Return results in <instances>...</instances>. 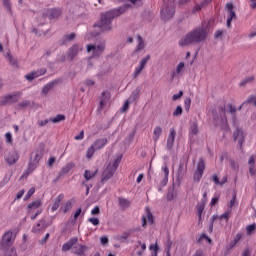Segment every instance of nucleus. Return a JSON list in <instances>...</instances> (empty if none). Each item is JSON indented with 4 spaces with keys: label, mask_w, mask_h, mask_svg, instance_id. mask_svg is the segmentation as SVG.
<instances>
[{
    "label": "nucleus",
    "mask_w": 256,
    "mask_h": 256,
    "mask_svg": "<svg viewBox=\"0 0 256 256\" xmlns=\"http://www.w3.org/2000/svg\"><path fill=\"white\" fill-rule=\"evenodd\" d=\"M207 27L200 26L188 32L179 41L180 47H187V45H194L196 43H201L207 39Z\"/></svg>",
    "instance_id": "obj_1"
},
{
    "label": "nucleus",
    "mask_w": 256,
    "mask_h": 256,
    "mask_svg": "<svg viewBox=\"0 0 256 256\" xmlns=\"http://www.w3.org/2000/svg\"><path fill=\"white\" fill-rule=\"evenodd\" d=\"M127 7L129 6L124 5L103 14L101 20L97 24V27L100 29V31H111V21H113L115 17L123 15V13L127 11Z\"/></svg>",
    "instance_id": "obj_2"
},
{
    "label": "nucleus",
    "mask_w": 256,
    "mask_h": 256,
    "mask_svg": "<svg viewBox=\"0 0 256 256\" xmlns=\"http://www.w3.org/2000/svg\"><path fill=\"white\" fill-rule=\"evenodd\" d=\"M14 242H15V233H13V231H11V230L7 231L2 236L1 249H3V251L5 252V256L17 255V252H15V249L11 248L9 250V247H11V245H13Z\"/></svg>",
    "instance_id": "obj_3"
},
{
    "label": "nucleus",
    "mask_w": 256,
    "mask_h": 256,
    "mask_svg": "<svg viewBox=\"0 0 256 256\" xmlns=\"http://www.w3.org/2000/svg\"><path fill=\"white\" fill-rule=\"evenodd\" d=\"M121 156L116 157L114 160H111L102 173V183L105 181H109L113 175H115V171L119 168L121 163Z\"/></svg>",
    "instance_id": "obj_4"
},
{
    "label": "nucleus",
    "mask_w": 256,
    "mask_h": 256,
    "mask_svg": "<svg viewBox=\"0 0 256 256\" xmlns=\"http://www.w3.org/2000/svg\"><path fill=\"white\" fill-rule=\"evenodd\" d=\"M175 15V0H164L161 10V17L164 21H169Z\"/></svg>",
    "instance_id": "obj_5"
},
{
    "label": "nucleus",
    "mask_w": 256,
    "mask_h": 256,
    "mask_svg": "<svg viewBox=\"0 0 256 256\" xmlns=\"http://www.w3.org/2000/svg\"><path fill=\"white\" fill-rule=\"evenodd\" d=\"M87 53H91L92 58H99L105 51V42L100 44H88L86 46Z\"/></svg>",
    "instance_id": "obj_6"
},
{
    "label": "nucleus",
    "mask_w": 256,
    "mask_h": 256,
    "mask_svg": "<svg viewBox=\"0 0 256 256\" xmlns=\"http://www.w3.org/2000/svg\"><path fill=\"white\" fill-rule=\"evenodd\" d=\"M19 97H21V93H13L0 97V105H13V103H17L19 101Z\"/></svg>",
    "instance_id": "obj_7"
},
{
    "label": "nucleus",
    "mask_w": 256,
    "mask_h": 256,
    "mask_svg": "<svg viewBox=\"0 0 256 256\" xmlns=\"http://www.w3.org/2000/svg\"><path fill=\"white\" fill-rule=\"evenodd\" d=\"M149 59H151V56L147 55L139 61L138 66H136L132 74L133 79H137L139 75H141V72L143 71V69H145L147 63H149Z\"/></svg>",
    "instance_id": "obj_8"
},
{
    "label": "nucleus",
    "mask_w": 256,
    "mask_h": 256,
    "mask_svg": "<svg viewBox=\"0 0 256 256\" xmlns=\"http://www.w3.org/2000/svg\"><path fill=\"white\" fill-rule=\"evenodd\" d=\"M214 125L220 126L223 131L229 129V124H227V117L225 116V109L221 108L220 118L213 121Z\"/></svg>",
    "instance_id": "obj_9"
},
{
    "label": "nucleus",
    "mask_w": 256,
    "mask_h": 256,
    "mask_svg": "<svg viewBox=\"0 0 256 256\" xmlns=\"http://www.w3.org/2000/svg\"><path fill=\"white\" fill-rule=\"evenodd\" d=\"M19 157V152L12 150L4 156V161H6L7 165H15L19 161Z\"/></svg>",
    "instance_id": "obj_10"
},
{
    "label": "nucleus",
    "mask_w": 256,
    "mask_h": 256,
    "mask_svg": "<svg viewBox=\"0 0 256 256\" xmlns=\"http://www.w3.org/2000/svg\"><path fill=\"white\" fill-rule=\"evenodd\" d=\"M203 171H205V161L200 159L197 164V169L194 172V181L199 183L203 177Z\"/></svg>",
    "instance_id": "obj_11"
},
{
    "label": "nucleus",
    "mask_w": 256,
    "mask_h": 256,
    "mask_svg": "<svg viewBox=\"0 0 256 256\" xmlns=\"http://www.w3.org/2000/svg\"><path fill=\"white\" fill-rule=\"evenodd\" d=\"M245 137L246 134L243 132L241 128H236V130L233 132V139L234 141H238V145L241 149L243 147V144L245 143Z\"/></svg>",
    "instance_id": "obj_12"
},
{
    "label": "nucleus",
    "mask_w": 256,
    "mask_h": 256,
    "mask_svg": "<svg viewBox=\"0 0 256 256\" xmlns=\"http://www.w3.org/2000/svg\"><path fill=\"white\" fill-rule=\"evenodd\" d=\"M79 51H83V46L79 44H74L72 47L68 49L67 57L70 61H73L79 53Z\"/></svg>",
    "instance_id": "obj_13"
},
{
    "label": "nucleus",
    "mask_w": 256,
    "mask_h": 256,
    "mask_svg": "<svg viewBox=\"0 0 256 256\" xmlns=\"http://www.w3.org/2000/svg\"><path fill=\"white\" fill-rule=\"evenodd\" d=\"M61 15V10L57 8H52V9H47L46 11L43 12L42 17L44 19H57Z\"/></svg>",
    "instance_id": "obj_14"
},
{
    "label": "nucleus",
    "mask_w": 256,
    "mask_h": 256,
    "mask_svg": "<svg viewBox=\"0 0 256 256\" xmlns=\"http://www.w3.org/2000/svg\"><path fill=\"white\" fill-rule=\"evenodd\" d=\"M46 73H47V69L40 68L38 70L32 71L29 74H26L25 79H27V81H33V79H37V77H41V76L45 75Z\"/></svg>",
    "instance_id": "obj_15"
},
{
    "label": "nucleus",
    "mask_w": 256,
    "mask_h": 256,
    "mask_svg": "<svg viewBox=\"0 0 256 256\" xmlns=\"http://www.w3.org/2000/svg\"><path fill=\"white\" fill-rule=\"evenodd\" d=\"M176 135H177V131H175V128H171L170 132L168 134L167 144H166V149L168 151H171V149H173V145L175 144Z\"/></svg>",
    "instance_id": "obj_16"
},
{
    "label": "nucleus",
    "mask_w": 256,
    "mask_h": 256,
    "mask_svg": "<svg viewBox=\"0 0 256 256\" xmlns=\"http://www.w3.org/2000/svg\"><path fill=\"white\" fill-rule=\"evenodd\" d=\"M225 9L228 13L227 27H231V21L236 19L235 11L233 10V3H227Z\"/></svg>",
    "instance_id": "obj_17"
},
{
    "label": "nucleus",
    "mask_w": 256,
    "mask_h": 256,
    "mask_svg": "<svg viewBox=\"0 0 256 256\" xmlns=\"http://www.w3.org/2000/svg\"><path fill=\"white\" fill-rule=\"evenodd\" d=\"M41 205H43V202H41V200H36L32 203H29L27 205L28 213L30 215H31V213H37V211H39V207H41Z\"/></svg>",
    "instance_id": "obj_18"
},
{
    "label": "nucleus",
    "mask_w": 256,
    "mask_h": 256,
    "mask_svg": "<svg viewBox=\"0 0 256 256\" xmlns=\"http://www.w3.org/2000/svg\"><path fill=\"white\" fill-rule=\"evenodd\" d=\"M89 248L83 244H76L73 246L72 253L74 255L82 256L85 255V251H87Z\"/></svg>",
    "instance_id": "obj_19"
},
{
    "label": "nucleus",
    "mask_w": 256,
    "mask_h": 256,
    "mask_svg": "<svg viewBox=\"0 0 256 256\" xmlns=\"http://www.w3.org/2000/svg\"><path fill=\"white\" fill-rule=\"evenodd\" d=\"M108 141H107V138H99V139H96L94 141V143L92 144L93 148L96 150V151H100V149H103L105 148V146L107 145Z\"/></svg>",
    "instance_id": "obj_20"
},
{
    "label": "nucleus",
    "mask_w": 256,
    "mask_h": 256,
    "mask_svg": "<svg viewBox=\"0 0 256 256\" xmlns=\"http://www.w3.org/2000/svg\"><path fill=\"white\" fill-rule=\"evenodd\" d=\"M37 167H39V164L37 162H34L33 160H30L28 168L26 169V171H24L22 177H29V175H31V173H33Z\"/></svg>",
    "instance_id": "obj_21"
},
{
    "label": "nucleus",
    "mask_w": 256,
    "mask_h": 256,
    "mask_svg": "<svg viewBox=\"0 0 256 256\" xmlns=\"http://www.w3.org/2000/svg\"><path fill=\"white\" fill-rule=\"evenodd\" d=\"M63 199H65V195L63 194H60L55 198L54 203L51 206L52 213H55V211L59 209V206L61 205Z\"/></svg>",
    "instance_id": "obj_22"
},
{
    "label": "nucleus",
    "mask_w": 256,
    "mask_h": 256,
    "mask_svg": "<svg viewBox=\"0 0 256 256\" xmlns=\"http://www.w3.org/2000/svg\"><path fill=\"white\" fill-rule=\"evenodd\" d=\"M229 217H231V210H227L226 212H224L220 216L213 215L212 216V220L213 221H217V219H219V221H225V223H227V221H229Z\"/></svg>",
    "instance_id": "obj_23"
},
{
    "label": "nucleus",
    "mask_w": 256,
    "mask_h": 256,
    "mask_svg": "<svg viewBox=\"0 0 256 256\" xmlns=\"http://www.w3.org/2000/svg\"><path fill=\"white\" fill-rule=\"evenodd\" d=\"M162 171L164 173V178L161 181V185L162 187H165V185L169 183V167L166 163H164V165L162 166Z\"/></svg>",
    "instance_id": "obj_24"
},
{
    "label": "nucleus",
    "mask_w": 256,
    "mask_h": 256,
    "mask_svg": "<svg viewBox=\"0 0 256 256\" xmlns=\"http://www.w3.org/2000/svg\"><path fill=\"white\" fill-rule=\"evenodd\" d=\"M77 237L71 238L70 240H68L67 242H65L62 246V251L67 252L69 250H71V248L73 247V245L77 244Z\"/></svg>",
    "instance_id": "obj_25"
},
{
    "label": "nucleus",
    "mask_w": 256,
    "mask_h": 256,
    "mask_svg": "<svg viewBox=\"0 0 256 256\" xmlns=\"http://www.w3.org/2000/svg\"><path fill=\"white\" fill-rule=\"evenodd\" d=\"M161 135H163V128L161 126H156L153 130V136H152L154 143H157V141L161 139Z\"/></svg>",
    "instance_id": "obj_26"
},
{
    "label": "nucleus",
    "mask_w": 256,
    "mask_h": 256,
    "mask_svg": "<svg viewBox=\"0 0 256 256\" xmlns=\"http://www.w3.org/2000/svg\"><path fill=\"white\" fill-rule=\"evenodd\" d=\"M147 221L150 225H153V214L147 209L146 216H142V227H147Z\"/></svg>",
    "instance_id": "obj_27"
},
{
    "label": "nucleus",
    "mask_w": 256,
    "mask_h": 256,
    "mask_svg": "<svg viewBox=\"0 0 256 256\" xmlns=\"http://www.w3.org/2000/svg\"><path fill=\"white\" fill-rule=\"evenodd\" d=\"M118 205L122 211H125V209H128V207L131 206V201L127 198L120 197L118 198Z\"/></svg>",
    "instance_id": "obj_28"
},
{
    "label": "nucleus",
    "mask_w": 256,
    "mask_h": 256,
    "mask_svg": "<svg viewBox=\"0 0 256 256\" xmlns=\"http://www.w3.org/2000/svg\"><path fill=\"white\" fill-rule=\"evenodd\" d=\"M183 73H185V62H180L176 67V71L172 73V77L183 75Z\"/></svg>",
    "instance_id": "obj_29"
},
{
    "label": "nucleus",
    "mask_w": 256,
    "mask_h": 256,
    "mask_svg": "<svg viewBox=\"0 0 256 256\" xmlns=\"http://www.w3.org/2000/svg\"><path fill=\"white\" fill-rule=\"evenodd\" d=\"M137 43L138 44L136 45L135 52L139 53V51H143L145 49V40H143V38L140 35H138Z\"/></svg>",
    "instance_id": "obj_30"
},
{
    "label": "nucleus",
    "mask_w": 256,
    "mask_h": 256,
    "mask_svg": "<svg viewBox=\"0 0 256 256\" xmlns=\"http://www.w3.org/2000/svg\"><path fill=\"white\" fill-rule=\"evenodd\" d=\"M111 99V94L109 92H103L102 93V99L100 101V107L103 109L107 103H109V100Z\"/></svg>",
    "instance_id": "obj_31"
},
{
    "label": "nucleus",
    "mask_w": 256,
    "mask_h": 256,
    "mask_svg": "<svg viewBox=\"0 0 256 256\" xmlns=\"http://www.w3.org/2000/svg\"><path fill=\"white\" fill-rule=\"evenodd\" d=\"M45 229V220L38 221L32 228L33 233H39V231H43Z\"/></svg>",
    "instance_id": "obj_32"
},
{
    "label": "nucleus",
    "mask_w": 256,
    "mask_h": 256,
    "mask_svg": "<svg viewBox=\"0 0 256 256\" xmlns=\"http://www.w3.org/2000/svg\"><path fill=\"white\" fill-rule=\"evenodd\" d=\"M212 181L215 183V185H225L227 183V176H224L221 180H219V176H217V174H213Z\"/></svg>",
    "instance_id": "obj_33"
},
{
    "label": "nucleus",
    "mask_w": 256,
    "mask_h": 256,
    "mask_svg": "<svg viewBox=\"0 0 256 256\" xmlns=\"http://www.w3.org/2000/svg\"><path fill=\"white\" fill-rule=\"evenodd\" d=\"M73 205H75V199L68 200L62 207L63 213H68L73 209Z\"/></svg>",
    "instance_id": "obj_34"
},
{
    "label": "nucleus",
    "mask_w": 256,
    "mask_h": 256,
    "mask_svg": "<svg viewBox=\"0 0 256 256\" xmlns=\"http://www.w3.org/2000/svg\"><path fill=\"white\" fill-rule=\"evenodd\" d=\"M199 133V126L195 122L190 124V129H189V135L190 137H195Z\"/></svg>",
    "instance_id": "obj_35"
},
{
    "label": "nucleus",
    "mask_w": 256,
    "mask_h": 256,
    "mask_svg": "<svg viewBox=\"0 0 256 256\" xmlns=\"http://www.w3.org/2000/svg\"><path fill=\"white\" fill-rule=\"evenodd\" d=\"M42 157H43V154L41 153V151H35L31 155V161H34V163L39 164V161H41Z\"/></svg>",
    "instance_id": "obj_36"
},
{
    "label": "nucleus",
    "mask_w": 256,
    "mask_h": 256,
    "mask_svg": "<svg viewBox=\"0 0 256 256\" xmlns=\"http://www.w3.org/2000/svg\"><path fill=\"white\" fill-rule=\"evenodd\" d=\"M95 175H97V170L92 172L90 170H85L84 179H86L87 181H91V179H93Z\"/></svg>",
    "instance_id": "obj_37"
},
{
    "label": "nucleus",
    "mask_w": 256,
    "mask_h": 256,
    "mask_svg": "<svg viewBox=\"0 0 256 256\" xmlns=\"http://www.w3.org/2000/svg\"><path fill=\"white\" fill-rule=\"evenodd\" d=\"M95 151L97 150L91 144L86 151V159H91L95 155Z\"/></svg>",
    "instance_id": "obj_38"
},
{
    "label": "nucleus",
    "mask_w": 256,
    "mask_h": 256,
    "mask_svg": "<svg viewBox=\"0 0 256 256\" xmlns=\"http://www.w3.org/2000/svg\"><path fill=\"white\" fill-rule=\"evenodd\" d=\"M139 93H141V88L138 87L130 95V101H136V99H139Z\"/></svg>",
    "instance_id": "obj_39"
},
{
    "label": "nucleus",
    "mask_w": 256,
    "mask_h": 256,
    "mask_svg": "<svg viewBox=\"0 0 256 256\" xmlns=\"http://www.w3.org/2000/svg\"><path fill=\"white\" fill-rule=\"evenodd\" d=\"M212 0H205L202 4H196L194 6V8L192 9V11L194 13H197V11H201V9H203L204 5H207V3H211Z\"/></svg>",
    "instance_id": "obj_40"
},
{
    "label": "nucleus",
    "mask_w": 256,
    "mask_h": 256,
    "mask_svg": "<svg viewBox=\"0 0 256 256\" xmlns=\"http://www.w3.org/2000/svg\"><path fill=\"white\" fill-rule=\"evenodd\" d=\"M54 85H55V83H53V82L46 84L42 89V95H47V93H49V91H51V89H53Z\"/></svg>",
    "instance_id": "obj_41"
},
{
    "label": "nucleus",
    "mask_w": 256,
    "mask_h": 256,
    "mask_svg": "<svg viewBox=\"0 0 256 256\" xmlns=\"http://www.w3.org/2000/svg\"><path fill=\"white\" fill-rule=\"evenodd\" d=\"M50 121L52 123H61V121H65V115L58 114V115H56V117L51 118Z\"/></svg>",
    "instance_id": "obj_42"
},
{
    "label": "nucleus",
    "mask_w": 256,
    "mask_h": 256,
    "mask_svg": "<svg viewBox=\"0 0 256 256\" xmlns=\"http://www.w3.org/2000/svg\"><path fill=\"white\" fill-rule=\"evenodd\" d=\"M6 57H7L8 61H9V63L12 64L13 67L17 66V59H15L13 57V55H11V52H8L6 54Z\"/></svg>",
    "instance_id": "obj_43"
},
{
    "label": "nucleus",
    "mask_w": 256,
    "mask_h": 256,
    "mask_svg": "<svg viewBox=\"0 0 256 256\" xmlns=\"http://www.w3.org/2000/svg\"><path fill=\"white\" fill-rule=\"evenodd\" d=\"M175 197H176L175 190H173V189L168 190V193L166 195L167 201H173V199H175Z\"/></svg>",
    "instance_id": "obj_44"
},
{
    "label": "nucleus",
    "mask_w": 256,
    "mask_h": 256,
    "mask_svg": "<svg viewBox=\"0 0 256 256\" xmlns=\"http://www.w3.org/2000/svg\"><path fill=\"white\" fill-rule=\"evenodd\" d=\"M75 167V164L73 163H68L65 167L62 168V173H69V171H71V169H73Z\"/></svg>",
    "instance_id": "obj_45"
},
{
    "label": "nucleus",
    "mask_w": 256,
    "mask_h": 256,
    "mask_svg": "<svg viewBox=\"0 0 256 256\" xmlns=\"http://www.w3.org/2000/svg\"><path fill=\"white\" fill-rule=\"evenodd\" d=\"M183 114V108L181 106H177L175 111L173 112V117H179Z\"/></svg>",
    "instance_id": "obj_46"
},
{
    "label": "nucleus",
    "mask_w": 256,
    "mask_h": 256,
    "mask_svg": "<svg viewBox=\"0 0 256 256\" xmlns=\"http://www.w3.org/2000/svg\"><path fill=\"white\" fill-rule=\"evenodd\" d=\"M256 229V224H251L246 226V233L247 235H251V233H253V231H255Z\"/></svg>",
    "instance_id": "obj_47"
},
{
    "label": "nucleus",
    "mask_w": 256,
    "mask_h": 256,
    "mask_svg": "<svg viewBox=\"0 0 256 256\" xmlns=\"http://www.w3.org/2000/svg\"><path fill=\"white\" fill-rule=\"evenodd\" d=\"M29 105H31V101L23 100L18 104V107H20V109H25V107H29Z\"/></svg>",
    "instance_id": "obj_48"
},
{
    "label": "nucleus",
    "mask_w": 256,
    "mask_h": 256,
    "mask_svg": "<svg viewBox=\"0 0 256 256\" xmlns=\"http://www.w3.org/2000/svg\"><path fill=\"white\" fill-rule=\"evenodd\" d=\"M204 210H205V204H198L197 205L198 217L200 219H201V215H203Z\"/></svg>",
    "instance_id": "obj_49"
},
{
    "label": "nucleus",
    "mask_w": 256,
    "mask_h": 256,
    "mask_svg": "<svg viewBox=\"0 0 256 256\" xmlns=\"http://www.w3.org/2000/svg\"><path fill=\"white\" fill-rule=\"evenodd\" d=\"M5 139L8 145H11V143H13V135H11V132H7L5 134Z\"/></svg>",
    "instance_id": "obj_50"
},
{
    "label": "nucleus",
    "mask_w": 256,
    "mask_h": 256,
    "mask_svg": "<svg viewBox=\"0 0 256 256\" xmlns=\"http://www.w3.org/2000/svg\"><path fill=\"white\" fill-rule=\"evenodd\" d=\"M254 80L255 76H248L240 83V85H247V83H251Z\"/></svg>",
    "instance_id": "obj_51"
},
{
    "label": "nucleus",
    "mask_w": 256,
    "mask_h": 256,
    "mask_svg": "<svg viewBox=\"0 0 256 256\" xmlns=\"http://www.w3.org/2000/svg\"><path fill=\"white\" fill-rule=\"evenodd\" d=\"M184 107L186 111H189V109H191V98H186L184 100Z\"/></svg>",
    "instance_id": "obj_52"
},
{
    "label": "nucleus",
    "mask_w": 256,
    "mask_h": 256,
    "mask_svg": "<svg viewBox=\"0 0 256 256\" xmlns=\"http://www.w3.org/2000/svg\"><path fill=\"white\" fill-rule=\"evenodd\" d=\"M74 139L76 140V141H83V139H85V131H81L80 133H79V135H76L75 137H74Z\"/></svg>",
    "instance_id": "obj_53"
},
{
    "label": "nucleus",
    "mask_w": 256,
    "mask_h": 256,
    "mask_svg": "<svg viewBox=\"0 0 256 256\" xmlns=\"http://www.w3.org/2000/svg\"><path fill=\"white\" fill-rule=\"evenodd\" d=\"M3 5L9 13H11V2L9 0H4Z\"/></svg>",
    "instance_id": "obj_54"
},
{
    "label": "nucleus",
    "mask_w": 256,
    "mask_h": 256,
    "mask_svg": "<svg viewBox=\"0 0 256 256\" xmlns=\"http://www.w3.org/2000/svg\"><path fill=\"white\" fill-rule=\"evenodd\" d=\"M150 251H154L155 256L157 255V252L159 251V246L157 245V243L155 244H151L149 247Z\"/></svg>",
    "instance_id": "obj_55"
},
{
    "label": "nucleus",
    "mask_w": 256,
    "mask_h": 256,
    "mask_svg": "<svg viewBox=\"0 0 256 256\" xmlns=\"http://www.w3.org/2000/svg\"><path fill=\"white\" fill-rule=\"evenodd\" d=\"M246 103H251L252 105H254V107H256V96L248 97V99L246 100Z\"/></svg>",
    "instance_id": "obj_56"
},
{
    "label": "nucleus",
    "mask_w": 256,
    "mask_h": 256,
    "mask_svg": "<svg viewBox=\"0 0 256 256\" xmlns=\"http://www.w3.org/2000/svg\"><path fill=\"white\" fill-rule=\"evenodd\" d=\"M76 35L75 33H70L64 36L65 41H73L75 39Z\"/></svg>",
    "instance_id": "obj_57"
},
{
    "label": "nucleus",
    "mask_w": 256,
    "mask_h": 256,
    "mask_svg": "<svg viewBox=\"0 0 256 256\" xmlns=\"http://www.w3.org/2000/svg\"><path fill=\"white\" fill-rule=\"evenodd\" d=\"M181 97H183V91L180 90L177 94H174V95L172 96V99H173L174 101H177V100L181 99Z\"/></svg>",
    "instance_id": "obj_58"
},
{
    "label": "nucleus",
    "mask_w": 256,
    "mask_h": 256,
    "mask_svg": "<svg viewBox=\"0 0 256 256\" xmlns=\"http://www.w3.org/2000/svg\"><path fill=\"white\" fill-rule=\"evenodd\" d=\"M241 239H243V234L237 233L233 239V242L237 244V243H239V241H241Z\"/></svg>",
    "instance_id": "obj_59"
},
{
    "label": "nucleus",
    "mask_w": 256,
    "mask_h": 256,
    "mask_svg": "<svg viewBox=\"0 0 256 256\" xmlns=\"http://www.w3.org/2000/svg\"><path fill=\"white\" fill-rule=\"evenodd\" d=\"M127 109H129V101L126 100L125 103L123 104L122 108H121V113H125V111H127Z\"/></svg>",
    "instance_id": "obj_60"
},
{
    "label": "nucleus",
    "mask_w": 256,
    "mask_h": 256,
    "mask_svg": "<svg viewBox=\"0 0 256 256\" xmlns=\"http://www.w3.org/2000/svg\"><path fill=\"white\" fill-rule=\"evenodd\" d=\"M89 223H92L94 226L99 225V218H89Z\"/></svg>",
    "instance_id": "obj_61"
},
{
    "label": "nucleus",
    "mask_w": 256,
    "mask_h": 256,
    "mask_svg": "<svg viewBox=\"0 0 256 256\" xmlns=\"http://www.w3.org/2000/svg\"><path fill=\"white\" fill-rule=\"evenodd\" d=\"M35 194V188H30L26 194V199H29V197H32Z\"/></svg>",
    "instance_id": "obj_62"
},
{
    "label": "nucleus",
    "mask_w": 256,
    "mask_h": 256,
    "mask_svg": "<svg viewBox=\"0 0 256 256\" xmlns=\"http://www.w3.org/2000/svg\"><path fill=\"white\" fill-rule=\"evenodd\" d=\"M131 235L130 232H124L121 236H120V240L121 241H125V239H129V236Z\"/></svg>",
    "instance_id": "obj_63"
},
{
    "label": "nucleus",
    "mask_w": 256,
    "mask_h": 256,
    "mask_svg": "<svg viewBox=\"0 0 256 256\" xmlns=\"http://www.w3.org/2000/svg\"><path fill=\"white\" fill-rule=\"evenodd\" d=\"M228 111L229 113H236L237 109L232 104H228Z\"/></svg>",
    "instance_id": "obj_64"
}]
</instances>
